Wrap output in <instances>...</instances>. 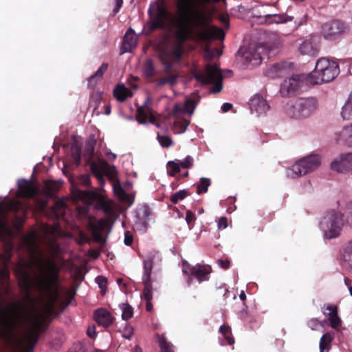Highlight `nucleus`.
I'll use <instances>...</instances> for the list:
<instances>
[{
  "mask_svg": "<svg viewBox=\"0 0 352 352\" xmlns=\"http://www.w3.org/2000/svg\"><path fill=\"white\" fill-rule=\"evenodd\" d=\"M211 270L209 267L197 264L190 269V276H195L199 282L208 280Z\"/></svg>",
  "mask_w": 352,
  "mask_h": 352,
  "instance_id": "nucleus-23",
  "label": "nucleus"
},
{
  "mask_svg": "<svg viewBox=\"0 0 352 352\" xmlns=\"http://www.w3.org/2000/svg\"><path fill=\"white\" fill-rule=\"evenodd\" d=\"M136 120L141 124L150 122L157 128L160 127V124L156 122V117L153 112L147 106L146 102L137 109Z\"/></svg>",
  "mask_w": 352,
  "mask_h": 352,
  "instance_id": "nucleus-17",
  "label": "nucleus"
},
{
  "mask_svg": "<svg viewBox=\"0 0 352 352\" xmlns=\"http://www.w3.org/2000/svg\"><path fill=\"white\" fill-rule=\"evenodd\" d=\"M91 169L94 176L101 184H103L104 182L103 177L104 175H107L112 180L116 175L115 167L111 166L107 163H93L91 165Z\"/></svg>",
  "mask_w": 352,
  "mask_h": 352,
  "instance_id": "nucleus-13",
  "label": "nucleus"
},
{
  "mask_svg": "<svg viewBox=\"0 0 352 352\" xmlns=\"http://www.w3.org/2000/svg\"><path fill=\"white\" fill-rule=\"evenodd\" d=\"M317 37L311 35L300 43L298 50L301 54L316 56L319 52V46L316 42Z\"/></svg>",
  "mask_w": 352,
  "mask_h": 352,
  "instance_id": "nucleus-18",
  "label": "nucleus"
},
{
  "mask_svg": "<svg viewBox=\"0 0 352 352\" xmlns=\"http://www.w3.org/2000/svg\"><path fill=\"white\" fill-rule=\"evenodd\" d=\"M142 72L144 77L149 82H156L159 86L168 85L173 86L177 82V76L175 74H168L166 76L157 78V71L151 58H147L142 65Z\"/></svg>",
  "mask_w": 352,
  "mask_h": 352,
  "instance_id": "nucleus-9",
  "label": "nucleus"
},
{
  "mask_svg": "<svg viewBox=\"0 0 352 352\" xmlns=\"http://www.w3.org/2000/svg\"><path fill=\"white\" fill-rule=\"evenodd\" d=\"M263 16L265 19V22L269 24L285 23L294 19L293 16H288L286 14H266Z\"/></svg>",
  "mask_w": 352,
  "mask_h": 352,
  "instance_id": "nucleus-26",
  "label": "nucleus"
},
{
  "mask_svg": "<svg viewBox=\"0 0 352 352\" xmlns=\"http://www.w3.org/2000/svg\"><path fill=\"white\" fill-rule=\"evenodd\" d=\"M339 135L336 138V141L342 140L349 146H352V124L343 128Z\"/></svg>",
  "mask_w": 352,
  "mask_h": 352,
  "instance_id": "nucleus-29",
  "label": "nucleus"
},
{
  "mask_svg": "<svg viewBox=\"0 0 352 352\" xmlns=\"http://www.w3.org/2000/svg\"><path fill=\"white\" fill-rule=\"evenodd\" d=\"M321 165V157L317 154L305 156L286 170L289 178H297L311 173Z\"/></svg>",
  "mask_w": 352,
  "mask_h": 352,
  "instance_id": "nucleus-5",
  "label": "nucleus"
},
{
  "mask_svg": "<svg viewBox=\"0 0 352 352\" xmlns=\"http://www.w3.org/2000/svg\"><path fill=\"white\" fill-rule=\"evenodd\" d=\"M210 185V180L208 178L201 177L197 185V193L200 195L206 192Z\"/></svg>",
  "mask_w": 352,
  "mask_h": 352,
  "instance_id": "nucleus-37",
  "label": "nucleus"
},
{
  "mask_svg": "<svg viewBox=\"0 0 352 352\" xmlns=\"http://www.w3.org/2000/svg\"><path fill=\"white\" fill-rule=\"evenodd\" d=\"M198 102L199 98L197 97L196 94L193 93L190 96L186 98L185 100L184 107V111L192 115Z\"/></svg>",
  "mask_w": 352,
  "mask_h": 352,
  "instance_id": "nucleus-30",
  "label": "nucleus"
},
{
  "mask_svg": "<svg viewBox=\"0 0 352 352\" xmlns=\"http://www.w3.org/2000/svg\"><path fill=\"white\" fill-rule=\"evenodd\" d=\"M298 89H280V94L283 98H292L298 94Z\"/></svg>",
  "mask_w": 352,
  "mask_h": 352,
  "instance_id": "nucleus-48",
  "label": "nucleus"
},
{
  "mask_svg": "<svg viewBox=\"0 0 352 352\" xmlns=\"http://www.w3.org/2000/svg\"><path fill=\"white\" fill-rule=\"evenodd\" d=\"M108 64L103 63L98 70L87 78L89 88H93L97 85L98 82L100 81L104 72L107 70Z\"/></svg>",
  "mask_w": 352,
  "mask_h": 352,
  "instance_id": "nucleus-25",
  "label": "nucleus"
},
{
  "mask_svg": "<svg viewBox=\"0 0 352 352\" xmlns=\"http://www.w3.org/2000/svg\"><path fill=\"white\" fill-rule=\"evenodd\" d=\"M80 182L85 186H89L91 184L90 177L87 175H82L80 178Z\"/></svg>",
  "mask_w": 352,
  "mask_h": 352,
  "instance_id": "nucleus-58",
  "label": "nucleus"
},
{
  "mask_svg": "<svg viewBox=\"0 0 352 352\" xmlns=\"http://www.w3.org/2000/svg\"><path fill=\"white\" fill-rule=\"evenodd\" d=\"M249 105L251 113L257 117L265 116L270 110V105L267 100L258 94L251 98Z\"/></svg>",
  "mask_w": 352,
  "mask_h": 352,
  "instance_id": "nucleus-11",
  "label": "nucleus"
},
{
  "mask_svg": "<svg viewBox=\"0 0 352 352\" xmlns=\"http://www.w3.org/2000/svg\"><path fill=\"white\" fill-rule=\"evenodd\" d=\"M184 110L182 109V107L178 104H175L174 105V107H173V111H172V114L176 117V118H179L180 117V115H181V113Z\"/></svg>",
  "mask_w": 352,
  "mask_h": 352,
  "instance_id": "nucleus-52",
  "label": "nucleus"
},
{
  "mask_svg": "<svg viewBox=\"0 0 352 352\" xmlns=\"http://www.w3.org/2000/svg\"><path fill=\"white\" fill-rule=\"evenodd\" d=\"M344 226L343 215L336 210L327 212L320 221V228L327 239L338 236Z\"/></svg>",
  "mask_w": 352,
  "mask_h": 352,
  "instance_id": "nucleus-6",
  "label": "nucleus"
},
{
  "mask_svg": "<svg viewBox=\"0 0 352 352\" xmlns=\"http://www.w3.org/2000/svg\"><path fill=\"white\" fill-rule=\"evenodd\" d=\"M167 168L168 175L173 177L176 173L179 172L181 167L177 160H175L168 162Z\"/></svg>",
  "mask_w": 352,
  "mask_h": 352,
  "instance_id": "nucleus-39",
  "label": "nucleus"
},
{
  "mask_svg": "<svg viewBox=\"0 0 352 352\" xmlns=\"http://www.w3.org/2000/svg\"><path fill=\"white\" fill-rule=\"evenodd\" d=\"M345 283L348 287L351 295L352 296V281L349 279H345Z\"/></svg>",
  "mask_w": 352,
  "mask_h": 352,
  "instance_id": "nucleus-64",
  "label": "nucleus"
},
{
  "mask_svg": "<svg viewBox=\"0 0 352 352\" xmlns=\"http://www.w3.org/2000/svg\"><path fill=\"white\" fill-rule=\"evenodd\" d=\"M159 345L161 352H173V344L168 342L166 338L162 336L159 340Z\"/></svg>",
  "mask_w": 352,
  "mask_h": 352,
  "instance_id": "nucleus-41",
  "label": "nucleus"
},
{
  "mask_svg": "<svg viewBox=\"0 0 352 352\" xmlns=\"http://www.w3.org/2000/svg\"><path fill=\"white\" fill-rule=\"evenodd\" d=\"M190 195V192L187 190H181L173 194L170 197V200L172 203L177 204L178 201L183 200Z\"/></svg>",
  "mask_w": 352,
  "mask_h": 352,
  "instance_id": "nucleus-38",
  "label": "nucleus"
},
{
  "mask_svg": "<svg viewBox=\"0 0 352 352\" xmlns=\"http://www.w3.org/2000/svg\"><path fill=\"white\" fill-rule=\"evenodd\" d=\"M59 190V185L53 181H48L45 182L43 192L47 196L52 197L54 196L55 194Z\"/></svg>",
  "mask_w": 352,
  "mask_h": 352,
  "instance_id": "nucleus-34",
  "label": "nucleus"
},
{
  "mask_svg": "<svg viewBox=\"0 0 352 352\" xmlns=\"http://www.w3.org/2000/svg\"><path fill=\"white\" fill-rule=\"evenodd\" d=\"M116 6L113 10V15L115 16L118 12H119L120 8L123 4V0H115Z\"/></svg>",
  "mask_w": 352,
  "mask_h": 352,
  "instance_id": "nucleus-55",
  "label": "nucleus"
},
{
  "mask_svg": "<svg viewBox=\"0 0 352 352\" xmlns=\"http://www.w3.org/2000/svg\"><path fill=\"white\" fill-rule=\"evenodd\" d=\"M87 335L90 338H94L96 336V328L94 326L89 327L87 331Z\"/></svg>",
  "mask_w": 352,
  "mask_h": 352,
  "instance_id": "nucleus-60",
  "label": "nucleus"
},
{
  "mask_svg": "<svg viewBox=\"0 0 352 352\" xmlns=\"http://www.w3.org/2000/svg\"><path fill=\"white\" fill-rule=\"evenodd\" d=\"M19 194L25 197H32L37 192V187L30 182L25 179H20L17 182Z\"/></svg>",
  "mask_w": 352,
  "mask_h": 352,
  "instance_id": "nucleus-22",
  "label": "nucleus"
},
{
  "mask_svg": "<svg viewBox=\"0 0 352 352\" xmlns=\"http://www.w3.org/2000/svg\"><path fill=\"white\" fill-rule=\"evenodd\" d=\"M349 30L347 24L338 19L325 22L321 27V34L328 41H335L339 38Z\"/></svg>",
  "mask_w": 352,
  "mask_h": 352,
  "instance_id": "nucleus-10",
  "label": "nucleus"
},
{
  "mask_svg": "<svg viewBox=\"0 0 352 352\" xmlns=\"http://www.w3.org/2000/svg\"><path fill=\"white\" fill-rule=\"evenodd\" d=\"M113 95L118 102H124L133 95L131 89H113Z\"/></svg>",
  "mask_w": 352,
  "mask_h": 352,
  "instance_id": "nucleus-33",
  "label": "nucleus"
},
{
  "mask_svg": "<svg viewBox=\"0 0 352 352\" xmlns=\"http://www.w3.org/2000/svg\"><path fill=\"white\" fill-rule=\"evenodd\" d=\"M210 42L211 41L204 42L206 47L204 57L207 62H210L217 54L218 56H221V53L217 48L211 49L210 47ZM191 73L198 82L202 85H211V88H223L227 80L233 75L232 70H222L219 64L210 63L206 64L203 69L197 67L192 69Z\"/></svg>",
  "mask_w": 352,
  "mask_h": 352,
  "instance_id": "nucleus-3",
  "label": "nucleus"
},
{
  "mask_svg": "<svg viewBox=\"0 0 352 352\" xmlns=\"http://www.w3.org/2000/svg\"><path fill=\"white\" fill-rule=\"evenodd\" d=\"M320 324V321L317 318H311L307 322L308 327L313 331L317 330Z\"/></svg>",
  "mask_w": 352,
  "mask_h": 352,
  "instance_id": "nucleus-50",
  "label": "nucleus"
},
{
  "mask_svg": "<svg viewBox=\"0 0 352 352\" xmlns=\"http://www.w3.org/2000/svg\"><path fill=\"white\" fill-rule=\"evenodd\" d=\"M137 45L138 36L135 35L134 30L130 28L124 34L120 48V54L131 52L137 47Z\"/></svg>",
  "mask_w": 352,
  "mask_h": 352,
  "instance_id": "nucleus-19",
  "label": "nucleus"
},
{
  "mask_svg": "<svg viewBox=\"0 0 352 352\" xmlns=\"http://www.w3.org/2000/svg\"><path fill=\"white\" fill-rule=\"evenodd\" d=\"M155 254L150 252L146 258L143 261L142 283L144 286L143 290V298L146 300V309L148 311L153 309L151 300L153 298V286L151 281V273L153 267Z\"/></svg>",
  "mask_w": 352,
  "mask_h": 352,
  "instance_id": "nucleus-7",
  "label": "nucleus"
},
{
  "mask_svg": "<svg viewBox=\"0 0 352 352\" xmlns=\"http://www.w3.org/2000/svg\"><path fill=\"white\" fill-rule=\"evenodd\" d=\"M133 335V329L131 326H125L123 329L122 336L126 339L130 340Z\"/></svg>",
  "mask_w": 352,
  "mask_h": 352,
  "instance_id": "nucleus-49",
  "label": "nucleus"
},
{
  "mask_svg": "<svg viewBox=\"0 0 352 352\" xmlns=\"http://www.w3.org/2000/svg\"><path fill=\"white\" fill-rule=\"evenodd\" d=\"M343 258L346 261L352 270V241L345 246L342 254Z\"/></svg>",
  "mask_w": 352,
  "mask_h": 352,
  "instance_id": "nucleus-36",
  "label": "nucleus"
},
{
  "mask_svg": "<svg viewBox=\"0 0 352 352\" xmlns=\"http://www.w3.org/2000/svg\"><path fill=\"white\" fill-rule=\"evenodd\" d=\"M177 161L180 165L181 168H190L192 166L194 163L193 158L190 155L186 156L182 160H177Z\"/></svg>",
  "mask_w": 352,
  "mask_h": 352,
  "instance_id": "nucleus-43",
  "label": "nucleus"
},
{
  "mask_svg": "<svg viewBox=\"0 0 352 352\" xmlns=\"http://www.w3.org/2000/svg\"><path fill=\"white\" fill-rule=\"evenodd\" d=\"M195 219V214L193 212H192L191 211L188 210L186 213V222L190 224V223H192V221H194V220Z\"/></svg>",
  "mask_w": 352,
  "mask_h": 352,
  "instance_id": "nucleus-57",
  "label": "nucleus"
},
{
  "mask_svg": "<svg viewBox=\"0 0 352 352\" xmlns=\"http://www.w3.org/2000/svg\"><path fill=\"white\" fill-rule=\"evenodd\" d=\"M122 311V318L124 320L130 319L133 314V309L131 305L127 303H122L120 305Z\"/></svg>",
  "mask_w": 352,
  "mask_h": 352,
  "instance_id": "nucleus-35",
  "label": "nucleus"
},
{
  "mask_svg": "<svg viewBox=\"0 0 352 352\" xmlns=\"http://www.w3.org/2000/svg\"><path fill=\"white\" fill-rule=\"evenodd\" d=\"M177 7V16H192V10H197L199 9L197 3L195 0H192V3L190 2L189 0H178L176 3Z\"/></svg>",
  "mask_w": 352,
  "mask_h": 352,
  "instance_id": "nucleus-20",
  "label": "nucleus"
},
{
  "mask_svg": "<svg viewBox=\"0 0 352 352\" xmlns=\"http://www.w3.org/2000/svg\"><path fill=\"white\" fill-rule=\"evenodd\" d=\"M232 104L231 103L225 102L221 106V110L223 112H228V111H230L232 109Z\"/></svg>",
  "mask_w": 352,
  "mask_h": 352,
  "instance_id": "nucleus-61",
  "label": "nucleus"
},
{
  "mask_svg": "<svg viewBox=\"0 0 352 352\" xmlns=\"http://www.w3.org/2000/svg\"><path fill=\"white\" fill-rule=\"evenodd\" d=\"M333 337L334 333L331 332L326 333L321 337L319 344L320 352H329Z\"/></svg>",
  "mask_w": 352,
  "mask_h": 352,
  "instance_id": "nucleus-28",
  "label": "nucleus"
},
{
  "mask_svg": "<svg viewBox=\"0 0 352 352\" xmlns=\"http://www.w3.org/2000/svg\"><path fill=\"white\" fill-rule=\"evenodd\" d=\"M149 21L148 28L144 32L146 35L151 34L156 30H165L172 19V14L164 4H157L152 10L148 11Z\"/></svg>",
  "mask_w": 352,
  "mask_h": 352,
  "instance_id": "nucleus-4",
  "label": "nucleus"
},
{
  "mask_svg": "<svg viewBox=\"0 0 352 352\" xmlns=\"http://www.w3.org/2000/svg\"><path fill=\"white\" fill-rule=\"evenodd\" d=\"M157 140L160 144L164 148H168L173 144L171 138L166 135H160L157 134Z\"/></svg>",
  "mask_w": 352,
  "mask_h": 352,
  "instance_id": "nucleus-42",
  "label": "nucleus"
},
{
  "mask_svg": "<svg viewBox=\"0 0 352 352\" xmlns=\"http://www.w3.org/2000/svg\"><path fill=\"white\" fill-rule=\"evenodd\" d=\"M198 8L193 10L192 16H177L175 25V43L171 50L173 56L179 60L184 54V45L187 41L210 42L213 39L223 40L225 34L222 29L209 26L211 12L210 8L219 0H195ZM192 11V10H191Z\"/></svg>",
  "mask_w": 352,
  "mask_h": 352,
  "instance_id": "nucleus-1",
  "label": "nucleus"
},
{
  "mask_svg": "<svg viewBox=\"0 0 352 352\" xmlns=\"http://www.w3.org/2000/svg\"><path fill=\"white\" fill-rule=\"evenodd\" d=\"M318 107V100L315 97L299 99L296 104L287 109L288 116L296 118H306L314 113Z\"/></svg>",
  "mask_w": 352,
  "mask_h": 352,
  "instance_id": "nucleus-8",
  "label": "nucleus"
},
{
  "mask_svg": "<svg viewBox=\"0 0 352 352\" xmlns=\"http://www.w3.org/2000/svg\"><path fill=\"white\" fill-rule=\"evenodd\" d=\"M96 282L101 289V292L104 294L107 288V279L104 276H98L96 278Z\"/></svg>",
  "mask_w": 352,
  "mask_h": 352,
  "instance_id": "nucleus-45",
  "label": "nucleus"
},
{
  "mask_svg": "<svg viewBox=\"0 0 352 352\" xmlns=\"http://www.w3.org/2000/svg\"><path fill=\"white\" fill-rule=\"evenodd\" d=\"M74 199H80L87 204H93L98 199V194L93 191L76 190L73 192Z\"/></svg>",
  "mask_w": 352,
  "mask_h": 352,
  "instance_id": "nucleus-24",
  "label": "nucleus"
},
{
  "mask_svg": "<svg viewBox=\"0 0 352 352\" xmlns=\"http://www.w3.org/2000/svg\"><path fill=\"white\" fill-rule=\"evenodd\" d=\"M113 188L115 193L117 195L121 196L123 194V190L119 183L113 182Z\"/></svg>",
  "mask_w": 352,
  "mask_h": 352,
  "instance_id": "nucleus-54",
  "label": "nucleus"
},
{
  "mask_svg": "<svg viewBox=\"0 0 352 352\" xmlns=\"http://www.w3.org/2000/svg\"><path fill=\"white\" fill-rule=\"evenodd\" d=\"M101 208L109 217H113L116 215V206L112 200L102 201Z\"/></svg>",
  "mask_w": 352,
  "mask_h": 352,
  "instance_id": "nucleus-31",
  "label": "nucleus"
},
{
  "mask_svg": "<svg viewBox=\"0 0 352 352\" xmlns=\"http://www.w3.org/2000/svg\"><path fill=\"white\" fill-rule=\"evenodd\" d=\"M73 157L75 160L79 162L80 160V152L78 148H76L75 152H73Z\"/></svg>",
  "mask_w": 352,
  "mask_h": 352,
  "instance_id": "nucleus-63",
  "label": "nucleus"
},
{
  "mask_svg": "<svg viewBox=\"0 0 352 352\" xmlns=\"http://www.w3.org/2000/svg\"><path fill=\"white\" fill-rule=\"evenodd\" d=\"M340 73L338 64L325 58L318 59L314 71L297 74L285 78L280 88H302L332 81Z\"/></svg>",
  "mask_w": 352,
  "mask_h": 352,
  "instance_id": "nucleus-2",
  "label": "nucleus"
},
{
  "mask_svg": "<svg viewBox=\"0 0 352 352\" xmlns=\"http://www.w3.org/2000/svg\"><path fill=\"white\" fill-rule=\"evenodd\" d=\"M261 46H250L243 53V58L247 65L252 66L259 65L262 62L261 52L263 51Z\"/></svg>",
  "mask_w": 352,
  "mask_h": 352,
  "instance_id": "nucleus-16",
  "label": "nucleus"
},
{
  "mask_svg": "<svg viewBox=\"0 0 352 352\" xmlns=\"http://www.w3.org/2000/svg\"><path fill=\"white\" fill-rule=\"evenodd\" d=\"M94 318L98 324L104 327H109L113 323L114 319L111 314L103 308L95 311Z\"/></svg>",
  "mask_w": 352,
  "mask_h": 352,
  "instance_id": "nucleus-21",
  "label": "nucleus"
},
{
  "mask_svg": "<svg viewBox=\"0 0 352 352\" xmlns=\"http://www.w3.org/2000/svg\"><path fill=\"white\" fill-rule=\"evenodd\" d=\"M341 115L344 120L352 119V91L342 107Z\"/></svg>",
  "mask_w": 352,
  "mask_h": 352,
  "instance_id": "nucleus-32",
  "label": "nucleus"
},
{
  "mask_svg": "<svg viewBox=\"0 0 352 352\" xmlns=\"http://www.w3.org/2000/svg\"><path fill=\"white\" fill-rule=\"evenodd\" d=\"M227 227V219L225 217H221L218 221V228L225 229Z\"/></svg>",
  "mask_w": 352,
  "mask_h": 352,
  "instance_id": "nucleus-56",
  "label": "nucleus"
},
{
  "mask_svg": "<svg viewBox=\"0 0 352 352\" xmlns=\"http://www.w3.org/2000/svg\"><path fill=\"white\" fill-rule=\"evenodd\" d=\"M291 68L289 64L286 62L276 63L267 67L264 74L270 78H282L290 72Z\"/></svg>",
  "mask_w": 352,
  "mask_h": 352,
  "instance_id": "nucleus-15",
  "label": "nucleus"
},
{
  "mask_svg": "<svg viewBox=\"0 0 352 352\" xmlns=\"http://www.w3.org/2000/svg\"><path fill=\"white\" fill-rule=\"evenodd\" d=\"M325 310L329 311H323V314L328 317V320L333 316L334 314H338L337 306H334L332 305H327L325 307Z\"/></svg>",
  "mask_w": 352,
  "mask_h": 352,
  "instance_id": "nucleus-46",
  "label": "nucleus"
},
{
  "mask_svg": "<svg viewBox=\"0 0 352 352\" xmlns=\"http://www.w3.org/2000/svg\"><path fill=\"white\" fill-rule=\"evenodd\" d=\"M348 217L347 222L352 228V201L347 204Z\"/></svg>",
  "mask_w": 352,
  "mask_h": 352,
  "instance_id": "nucleus-53",
  "label": "nucleus"
},
{
  "mask_svg": "<svg viewBox=\"0 0 352 352\" xmlns=\"http://www.w3.org/2000/svg\"><path fill=\"white\" fill-rule=\"evenodd\" d=\"M217 263L223 270H228L230 265V261L228 259H218Z\"/></svg>",
  "mask_w": 352,
  "mask_h": 352,
  "instance_id": "nucleus-51",
  "label": "nucleus"
},
{
  "mask_svg": "<svg viewBox=\"0 0 352 352\" xmlns=\"http://www.w3.org/2000/svg\"><path fill=\"white\" fill-rule=\"evenodd\" d=\"M219 331L225 336L230 332V327L228 325H221L219 328Z\"/></svg>",
  "mask_w": 352,
  "mask_h": 352,
  "instance_id": "nucleus-59",
  "label": "nucleus"
},
{
  "mask_svg": "<svg viewBox=\"0 0 352 352\" xmlns=\"http://www.w3.org/2000/svg\"><path fill=\"white\" fill-rule=\"evenodd\" d=\"M66 205L64 200H58L52 207L54 213L57 217H61L63 215Z\"/></svg>",
  "mask_w": 352,
  "mask_h": 352,
  "instance_id": "nucleus-40",
  "label": "nucleus"
},
{
  "mask_svg": "<svg viewBox=\"0 0 352 352\" xmlns=\"http://www.w3.org/2000/svg\"><path fill=\"white\" fill-rule=\"evenodd\" d=\"M329 321L330 326L336 330H338L341 326L342 320L338 314H334L333 316L329 318Z\"/></svg>",
  "mask_w": 352,
  "mask_h": 352,
  "instance_id": "nucleus-44",
  "label": "nucleus"
},
{
  "mask_svg": "<svg viewBox=\"0 0 352 352\" xmlns=\"http://www.w3.org/2000/svg\"><path fill=\"white\" fill-rule=\"evenodd\" d=\"M192 267H190L186 261L183 263V272L188 274V275H190V269Z\"/></svg>",
  "mask_w": 352,
  "mask_h": 352,
  "instance_id": "nucleus-62",
  "label": "nucleus"
},
{
  "mask_svg": "<svg viewBox=\"0 0 352 352\" xmlns=\"http://www.w3.org/2000/svg\"><path fill=\"white\" fill-rule=\"evenodd\" d=\"M78 214L81 218L87 219L89 220L90 226L93 230L95 237L98 238L102 232L103 230L107 226V222L105 219H96L89 214L88 207L84 206L78 208Z\"/></svg>",
  "mask_w": 352,
  "mask_h": 352,
  "instance_id": "nucleus-12",
  "label": "nucleus"
},
{
  "mask_svg": "<svg viewBox=\"0 0 352 352\" xmlns=\"http://www.w3.org/2000/svg\"><path fill=\"white\" fill-rule=\"evenodd\" d=\"M59 231L60 226L58 223L53 226L44 225L42 226L43 236L44 238L49 237L52 243L55 239L56 236L59 234Z\"/></svg>",
  "mask_w": 352,
  "mask_h": 352,
  "instance_id": "nucleus-27",
  "label": "nucleus"
},
{
  "mask_svg": "<svg viewBox=\"0 0 352 352\" xmlns=\"http://www.w3.org/2000/svg\"><path fill=\"white\" fill-rule=\"evenodd\" d=\"M22 207L21 204L16 199L10 201L7 205V209L8 210L16 211Z\"/></svg>",
  "mask_w": 352,
  "mask_h": 352,
  "instance_id": "nucleus-47",
  "label": "nucleus"
},
{
  "mask_svg": "<svg viewBox=\"0 0 352 352\" xmlns=\"http://www.w3.org/2000/svg\"><path fill=\"white\" fill-rule=\"evenodd\" d=\"M331 168L338 173L352 170V153L342 154L337 157L331 163Z\"/></svg>",
  "mask_w": 352,
  "mask_h": 352,
  "instance_id": "nucleus-14",
  "label": "nucleus"
}]
</instances>
